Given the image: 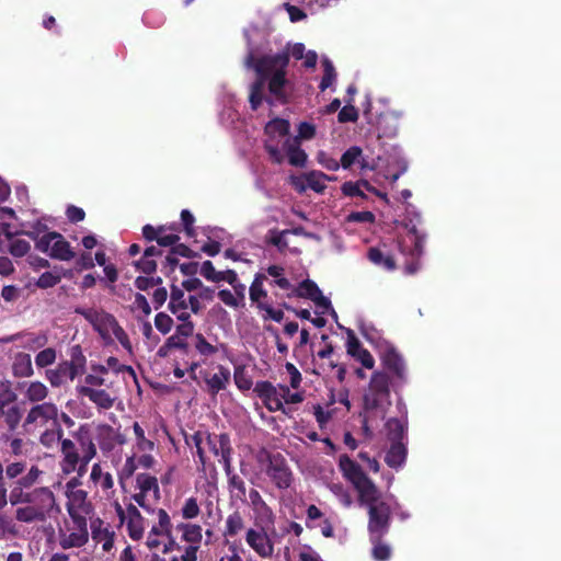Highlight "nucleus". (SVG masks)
I'll use <instances>...</instances> for the list:
<instances>
[{"label": "nucleus", "instance_id": "nucleus-38", "mask_svg": "<svg viewBox=\"0 0 561 561\" xmlns=\"http://www.w3.org/2000/svg\"><path fill=\"white\" fill-rule=\"evenodd\" d=\"M266 274L272 276L270 280L271 286H278L283 290H293V285L285 276V268L283 265L272 264L266 268Z\"/></svg>", "mask_w": 561, "mask_h": 561}, {"label": "nucleus", "instance_id": "nucleus-36", "mask_svg": "<svg viewBox=\"0 0 561 561\" xmlns=\"http://www.w3.org/2000/svg\"><path fill=\"white\" fill-rule=\"evenodd\" d=\"M385 536L369 537L371 543L370 554L376 561H388L392 557V548L383 541Z\"/></svg>", "mask_w": 561, "mask_h": 561}, {"label": "nucleus", "instance_id": "nucleus-45", "mask_svg": "<svg viewBox=\"0 0 561 561\" xmlns=\"http://www.w3.org/2000/svg\"><path fill=\"white\" fill-rule=\"evenodd\" d=\"M242 529H244V519L239 511H234L227 517L224 535L225 537H234Z\"/></svg>", "mask_w": 561, "mask_h": 561}, {"label": "nucleus", "instance_id": "nucleus-20", "mask_svg": "<svg viewBox=\"0 0 561 561\" xmlns=\"http://www.w3.org/2000/svg\"><path fill=\"white\" fill-rule=\"evenodd\" d=\"M245 540L254 551L262 558L271 557L273 553V546L264 531L249 529L247 531Z\"/></svg>", "mask_w": 561, "mask_h": 561}, {"label": "nucleus", "instance_id": "nucleus-56", "mask_svg": "<svg viewBox=\"0 0 561 561\" xmlns=\"http://www.w3.org/2000/svg\"><path fill=\"white\" fill-rule=\"evenodd\" d=\"M362 154H363V150L360 147L352 146V147L347 148V150L345 152H343L340 165L343 169H350L351 165H353L356 162V160H358L359 157H362Z\"/></svg>", "mask_w": 561, "mask_h": 561}, {"label": "nucleus", "instance_id": "nucleus-1", "mask_svg": "<svg viewBox=\"0 0 561 561\" xmlns=\"http://www.w3.org/2000/svg\"><path fill=\"white\" fill-rule=\"evenodd\" d=\"M392 380L389 373L375 370L363 396V408L366 413H374L383 419L391 405Z\"/></svg>", "mask_w": 561, "mask_h": 561}, {"label": "nucleus", "instance_id": "nucleus-54", "mask_svg": "<svg viewBox=\"0 0 561 561\" xmlns=\"http://www.w3.org/2000/svg\"><path fill=\"white\" fill-rule=\"evenodd\" d=\"M54 430H46L41 436L42 445L46 447H51L54 443L62 440L64 431L59 423L55 425Z\"/></svg>", "mask_w": 561, "mask_h": 561}, {"label": "nucleus", "instance_id": "nucleus-61", "mask_svg": "<svg viewBox=\"0 0 561 561\" xmlns=\"http://www.w3.org/2000/svg\"><path fill=\"white\" fill-rule=\"evenodd\" d=\"M112 334L116 337L117 341H119L123 348H125L128 352H133V345L129 335L126 332V330L123 329L122 324H119L117 319L114 324Z\"/></svg>", "mask_w": 561, "mask_h": 561}, {"label": "nucleus", "instance_id": "nucleus-55", "mask_svg": "<svg viewBox=\"0 0 561 561\" xmlns=\"http://www.w3.org/2000/svg\"><path fill=\"white\" fill-rule=\"evenodd\" d=\"M226 439L227 442H231L230 436L227 433L222 434H206V442L209 446V449L211 453H214L215 456L221 458V451H220V445L222 439Z\"/></svg>", "mask_w": 561, "mask_h": 561}, {"label": "nucleus", "instance_id": "nucleus-40", "mask_svg": "<svg viewBox=\"0 0 561 561\" xmlns=\"http://www.w3.org/2000/svg\"><path fill=\"white\" fill-rule=\"evenodd\" d=\"M253 391L257 394L259 398H261L262 402L267 409V404H271L272 399H274L277 394L278 388L275 387L271 381L262 380L255 382Z\"/></svg>", "mask_w": 561, "mask_h": 561}, {"label": "nucleus", "instance_id": "nucleus-3", "mask_svg": "<svg viewBox=\"0 0 561 561\" xmlns=\"http://www.w3.org/2000/svg\"><path fill=\"white\" fill-rule=\"evenodd\" d=\"M87 358L80 345L70 348V359L60 362L55 369L45 371V376L53 387H60L67 381L84 374Z\"/></svg>", "mask_w": 561, "mask_h": 561}, {"label": "nucleus", "instance_id": "nucleus-22", "mask_svg": "<svg viewBox=\"0 0 561 561\" xmlns=\"http://www.w3.org/2000/svg\"><path fill=\"white\" fill-rule=\"evenodd\" d=\"M80 397H88L89 400L100 409H111L114 405V398L105 390H96V388L88 386H79L76 388Z\"/></svg>", "mask_w": 561, "mask_h": 561}, {"label": "nucleus", "instance_id": "nucleus-48", "mask_svg": "<svg viewBox=\"0 0 561 561\" xmlns=\"http://www.w3.org/2000/svg\"><path fill=\"white\" fill-rule=\"evenodd\" d=\"M15 519L25 523L33 522H44L42 517V511L32 507V505L26 504L24 507H20L15 511Z\"/></svg>", "mask_w": 561, "mask_h": 561}, {"label": "nucleus", "instance_id": "nucleus-60", "mask_svg": "<svg viewBox=\"0 0 561 561\" xmlns=\"http://www.w3.org/2000/svg\"><path fill=\"white\" fill-rule=\"evenodd\" d=\"M199 512L198 502L195 497L186 499L181 508V514L184 519H194V517L198 516Z\"/></svg>", "mask_w": 561, "mask_h": 561}, {"label": "nucleus", "instance_id": "nucleus-50", "mask_svg": "<svg viewBox=\"0 0 561 561\" xmlns=\"http://www.w3.org/2000/svg\"><path fill=\"white\" fill-rule=\"evenodd\" d=\"M322 67H323V77L321 78L319 88L321 91H325V89L330 88V85L333 84L335 81L337 73L335 71L334 65L330 59L324 58L322 60Z\"/></svg>", "mask_w": 561, "mask_h": 561}, {"label": "nucleus", "instance_id": "nucleus-17", "mask_svg": "<svg viewBox=\"0 0 561 561\" xmlns=\"http://www.w3.org/2000/svg\"><path fill=\"white\" fill-rule=\"evenodd\" d=\"M61 469L66 473H71L75 471L79 472V467L82 466V457L79 453L76 442L62 438L61 436Z\"/></svg>", "mask_w": 561, "mask_h": 561}, {"label": "nucleus", "instance_id": "nucleus-5", "mask_svg": "<svg viewBox=\"0 0 561 561\" xmlns=\"http://www.w3.org/2000/svg\"><path fill=\"white\" fill-rule=\"evenodd\" d=\"M289 64V49L285 48L275 55L256 57L253 51L245 56V66L253 68L257 77L270 79L277 71H284Z\"/></svg>", "mask_w": 561, "mask_h": 561}, {"label": "nucleus", "instance_id": "nucleus-26", "mask_svg": "<svg viewBox=\"0 0 561 561\" xmlns=\"http://www.w3.org/2000/svg\"><path fill=\"white\" fill-rule=\"evenodd\" d=\"M231 378V373L226 366L219 365L218 373L206 377L205 382L210 394H216L226 389Z\"/></svg>", "mask_w": 561, "mask_h": 561}, {"label": "nucleus", "instance_id": "nucleus-31", "mask_svg": "<svg viewBox=\"0 0 561 561\" xmlns=\"http://www.w3.org/2000/svg\"><path fill=\"white\" fill-rule=\"evenodd\" d=\"M287 70L277 71L268 79V91L280 102H287L288 98L285 93V87L288 83L286 78Z\"/></svg>", "mask_w": 561, "mask_h": 561}, {"label": "nucleus", "instance_id": "nucleus-44", "mask_svg": "<svg viewBox=\"0 0 561 561\" xmlns=\"http://www.w3.org/2000/svg\"><path fill=\"white\" fill-rule=\"evenodd\" d=\"M221 458H219V462L224 466V471L227 476V482L229 481L231 474L236 471L232 468V444L231 442H227V439H222L220 445Z\"/></svg>", "mask_w": 561, "mask_h": 561}, {"label": "nucleus", "instance_id": "nucleus-46", "mask_svg": "<svg viewBox=\"0 0 561 561\" xmlns=\"http://www.w3.org/2000/svg\"><path fill=\"white\" fill-rule=\"evenodd\" d=\"M158 523L153 525L151 528V534H156V536H164V534H170V529H173L172 520L169 516V513L164 508H159L157 511Z\"/></svg>", "mask_w": 561, "mask_h": 561}, {"label": "nucleus", "instance_id": "nucleus-30", "mask_svg": "<svg viewBox=\"0 0 561 561\" xmlns=\"http://www.w3.org/2000/svg\"><path fill=\"white\" fill-rule=\"evenodd\" d=\"M407 445L403 442H396L390 445L385 456V461L388 467L398 469L407 461Z\"/></svg>", "mask_w": 561, "mask_h": 561}, {"label": "nucleus", "instance_id": "nucleus-18", "mask_svg": "<svg viewBox=\"0 0 561 561\" xmlns=\"http://www.w3.org/2000/svg\"><path fill=\"white\" fill-rule=\"evenodd\" d=\"M42 473L43 471L39 470L37 466H33L30 468L27 473L16 479L11 485V492L9 495L10 504L19 505V503L15 502V495H19V492H30V490H33Z\"/></svg>", "mask_w": 561, "mask_h": 561}, {"label": "nucleus", "instance_id": "nucleus-7", "mask_svg": "<svg viewBox=\"0 0 561 561\" xmlns=\"http://www.w3.org/2000/svg\"><path fill=\"white\" fill-rule=\"evenodd\" d=\"M36 249L55 260L69 261L76 257V252L72 251L69 242L62 233L57 231L44 233L37 241Z\"/></svg>", "mask_w": 561, "mask_h": 561}, {"label": "nucleus", "instance_id": "nucleus-64", "mask_svg": "<svg viewBox=\"0 0 561 561\" xmlns=\"http://www.w3.org/2000/svg\"><path fill=\"white\" fill-rule=\"evenodd\" d=\"M56 359V351L54 348H45L38 352L35 357V364L38 367L53 365Z\"/></svg>", "mask_w": 561, "mask_h": 561}, {"label": "nucleus", "instance_id": "nucleus-13", "mask_svg": "<svg viewBox=\"0 0 561 561\" xmlns=\"http://www.w3.org/2000/svg\"><path fill=\"white\" fill-rule=\"evenodd\" d=\"M73 437L79 444V448L81 450L80 455L82 457V466L79 467V474H82L87 471L91 459L98 455V449L88 424L80 425L73 434Z\"/></svg>", "mask_w": 561, "mask_h": 561}, {"label": "nucleus", "instance_id": "nucleus-28", "mask_svg": "<svg viewBox=\"0 0 561 561\" xmlns=\"http://www.w3.org/2000/svg\"><path fill=\"white\" fill-rule=\"evenodd\" d=\"M208 431H196L193 434H184V442L186 445L191 448L195 447L196 455L198 457V461L202 466V471H206L207 466V456L206 451L204 450L203 443L204 439H206V434Z\"/></svg>", "mask_w": 561, "mask_h": 561}, {"label": "nucleus", "instance_id": "nucleus-21", "mask_svg": "<svg viewBox=\"0 0 561 561\" xmlns=\"http://www.w3.org/2000/svg\"><path fill=\"white\" fill-rule=\"evenodd\" d=\"M194 323H179L175 327V332L172 335H169L170 342L172 344V350H180L183 354H188L190 352V343L187 339L194 335Z\"/></svg>", "mask_w": 561, "mask_h": 561}, {"label": "nucleus", "instance_id": "nucleus-6", "mask_svg": "<svg viewBox=\"0 0 561 561\" xmlns=\"http://www.w3.org/2000/svg\"><path fill=\"white\" fill-rule=\"evenodd\" d=\"M339 468L343 477L354 484L359 501L363 496L371 499V495L376 492V484L368 478L358 462L352 460L347 455H342L339 458Z\"/></svg>", "mask_w": 561, "mask_h": 561}, {"label": "nucleus", "instance_id": "nucleus-37", "mask_svg": "<svg viewBox=\"0 0 561 561\" xmlns=\"http://www.w3.org/2000/svg\"><path fill=\"white\" fill-rule=\"evenodd\" d=\"M137 485L142 493L152 492L156 500L161 499V491L157 477L150 476V473H138L136 478Z\"/></svg>", "mask_w": 561, "mask_h": 561}, {"label": "nucleus", "instance_id": "nucleus-41", "mask_svg": "<svg viewBox=\"0 0 561 561\" xmlns=\"http://www.w3.org/2000/svg\"><path fill=\"white\" fill-rule=\"evenodd\" d=\"M188 305L185 299L184 290L176 285L171 286L170 299L168 302V309L172 313H178L181 309H187Z\"/></svg>", "mask_w": 561, "mask_h": 561}, {"label": "nucleus", "instance_id": "nucleus-25", "mask_svg": "<svg viewBox=\"0 0 561 561\" xmlns=\"http://www.w3.org/2000/svg\"><path fill=\"white\" fill-rule=\"evenodd\" d=\"M19 388L24 390L25 399L34 404L43 402L49 394L47 386L42 381L20 382Z\"/></svg>", "mask_w": 561, "mask_h": 561}, {"label": "nucleus", "instance_id": "nucleus-23", "mask_svg": "<svg viewBox=\"0 0 561 561\" xmlns=\"http://www.w3.org/2000/svg\"><path fill=\"white\" fill-rule=\"evenodd\" d=\"M283 149L287 152L288 162L297 168H304L308 156L300 147L299 137H287L283 144Z\"/></svg>", "mask_w": 561, "mask_h": 561}, {"label": "nucleus", "instance_id": "nucleus-9", "mask_svg": "<svg viewBox=\"0 0 561 561\" xmlns=\"http://www.w3.org/2000/svg\"><path fill=\"white\" fill-rule=\"evenodd\" d=\"M266 474L278 489H288L294 480L291 468L282 454L267 455Z\"/></svg>", "mask_w": 561, "mask_h": 561}, {"label": "nucleus", "instance_id": "nucleus-29", "mask_svg": "<svg viewBox=\"0 0 561 561\" xmlns=\"http://www.w3.org/2000/svg\"><path fill=\"white\" fill-rule=\"evenodd\" d=\"M175 529L181 531V540L188 543V546H197L201 547V542L203 540V528L201 525L196 524H185V522H181L175 526Z\"/></svg>", "mask_w": 561, "mask_h": 561}, {"label": "nucleus", "instance_id": "nucleus-33", "mask_svg": "<svg viewBox=\"0 0 561 561\" xmlns=\"http://www.w3.org/2000/svg\"><path fill=\"white\" fill-rule=\"evenodd\" d=\"M227 489L231 500L239 501L240 503H248L245 482L239 473L234 472L227 482Z\"/></svg>", "mask_w": 561, "mask_h": 561}, {"label": "nucleus", "instance_id": "nucleus-12", "mask_svg": "<svg viewBox=\"0 0 561 561\" xmlns=\"http://www.w3.org/2000/svg\"><path fill=\"white\" fill-rule=\"evenodd\" d=\"M59 412L56 403L41 402L33 404L24 419V426L27 425H46L47 422H53L58 425Z\"/></svg>", "mask_w": 561, "mask_h": 561}, {"label": "nucleus", "instance_id": "nucleus-42", "mask_svg": "<svg viewBox=\"0 0 561 561\" xmlns=\"http://www.w3.org/2000/svg\"><path fill=\"white\" fill-rule=\"evenodd\" d=\"M319 286L312 279H304L299 283L297 287H293L291 293L288 295L289 297H300V298H309L313 301L317 296Z\"/></svg>", "mask_w": 561, "mask_h": 561}, {"label": "nucleus", "instance_id": "nucleus-52", "mask_svg": "<svg viewBox=\"0 0 561 561\" xmlns=\"http://www.w3.org/2000/svg\"><path fill=\"white\" fill-rule=\"evenodd\" d=\"M133 428L137 439L138 449L141 451H152L154 448V442L146 438L145 431L137 421H135Z\"/></svg>", "mask_w": 561, "mask_h": 561}, {"label": "nucleus", "instance_id": "nucleus-32", "mask_svg": "<svg viewBox=\"0 0 561 561\" xmlns=\"http://www.w3.org/2000/svg\"><path fill=\"white\" fill-rule=\"evenodd\" d=\"M368 260L387 271H393L397 268V263L393 254L385 253L380 248H369L367 251Z\"/></svg>", "mask_w": 561, "mask_h": 561}, {"label": "nucleus", "instance_id": "nucleus-10", "mask_svg": "<svg viewBox=\"0 0 561 561\" xmlns=\"http://www.w3.org/2000/svg\"><path fill=\"white\" fill-rule=\"evenodd\" d=\"M15 503L28 504L33 508L39 510L42 518L46 520V516L55 503L54 492L46 486L34 488L30 492H19V495H15Z\"/></svg>", "mask_w": 561, "mask_h": 561}, {"label": "nucleus", "instance_id": "nucleus-11", "mask_svg": "<svg viewBox=\"0 0 561 561\" xmlns=\"http://www.w3.org/2000/svg\"><path fill=\"white\" fill-rule=\"evenodd\" d=\"M383 371L391 373L392 387L402 386L407 382V364L398 350L389 347L380 356Z\"/></svg>", "mask_w": 561, "mask_h": 561}, {"label": "nucleus", "instance_id": "nucleus-59", "mask_svg": "<svg viewBox=\"0 0 561 561\" xmlns=\"http://www.w3.org/2000/svg\"><path fill=\"white\" fill-rule=\"evenodd\" d=\"M31 244L25 239H13L9 245V252L13 257H24L30 253Z\"/></svg>", "mask_w": 561, "mask_h": 561}, {"label": "nucleus", "instance_id": "nucleus-14", "mask_svg": "<svg viewBox=\"0 0 561 561\" xmlns=\"http://www.w3.org/2000/svg\"><path fill=\"white\" fill-rule=\"evenodd\" d=\"M96 442L102 451L110 453L117 445H125L127 439L126 435L113 428L112 425L99 424L96 425Z\"/></svg>", "mask_w": 561, "mask_h": 561}, {"label": "nucleus", "instance_id": "nucleus-16", "mask_svg": "<svg viewBox=\"0 0 561 561\" xmlns=\"http://www.w3.org/2000/svg\"><path fill=\"white\" fill-rule=\"evenodd\" d=\"M249 504L255 515L256 522L262 525H272L275 514L256 489H250L248 493Z\"/></svg>", "mask_w": 561, "mask_h": 561}, {"label": "nucleus", "instance_id": "nucleus-51", "mask_svg": "<svg viewBox=\"0 0 561 561\" xmlns=\"http://www.w3.org/2000/svg\"><path fill=\"white\" fill-rule=\"evenodd\" d=\"M346 104L339 111L337 121L341 123L356 122L359 119V111L352 104V98H347Z\"/></svg>", "mask_w": 561, "mask_h": 561}, {"label": "nucleus", "instance_id": "nucleus-57", "mask_svg": "<svg viewBox=\"0 0 561 561\" xmlns=\"http://www.w3.org/2000/svg\"><path fill=\"white\" fill-rule=\"evenodd\" d=\"M236 385L241 391H249L253 387V380L245 373L243 366H237L233 373Z\"/></svg>", "mask_w": 561, "mask_h": 561}, {"label": "nucleus", "instance_id": "nucleus-43", "mask_svg": "<svg viewBox=\"0 0 561 561\" xmlns=\"http://www.w3.org/2000/svg\"><path fill=\"white\" fill-rule=\"evenodd\" d=\"M304 179L306 180L307 186L316 192H324L327 188L325 181L334 180V178H330V175L318 171L304 174Z\"/></svg>", "mask_w": 561, "mask_h": 561}, {"label": "nucleus", "instance_id": "nucleus-63", "mask_svg": "<svg viewBox=\"0 0 561 561\" xmlns=\"http://www.w3.org/2000/svg\"><path fill=\"white\" fill-rule=\"evenodd\" d=\"M61 275L50 273V271H45V273L41 274L36 286L41 288H49L58 285V283L61 280Z\"/></svg>", "mask_w": 561, "mask_h": 561}, {"label": "nucleus", "instance_id": "nucleus-49", "mask_svg": "<svg viewBox=\"0 0 561 561\" xmlns=\"http://www.w3.org/2000/svg\"><path fill=\"white\" fill-rule=\"evenodd\" d=\"M194 339V348L202 356H211L215 355L218 351L217 346L207 342L205 335L203 333H193Z\"/></svg>", "mask_w": 561, "mask_h": 561}, {"label": "nucleus", "instance_id": "nucleus-34", "mask_svg": "<svg viewBox=\"0 0 561 561\" xmlns=\"http://www.w3.org/2000/svg\"><path fill=\"white\" fill-rule=\"evenodd\" d=\"M12 373L15 377H30L34 374L32 358L30 354L19 353L12 363Z\"/></svg>", "mask_w": 561, "mask_h": 561}, {"label": "nucleus", "instance_id": "nucleus-19", "mask_svg": "<svg viewBox=\"0 0 561 561\" xmlns=\"http://www.w3.org/2000/svg\"><path fill=\"white\" fill-rule=\"evenodd\" d=\"M411 242L413 243L410 255L412 261L405 265V271L408 274H414V272L420 268V257L424 253V245L426 242V233L419 231L417 227L412 226L410 228Z\"/></svg>", "mask_w": 561, "mask_h": 561}, {"label": "nucleus", "instance_id": "nucleus-24", "mask_svg": "<svg viewBox=\"0 0 561 561\" xmlns=\"http://www.w3.org/2000/svg\"><path fill=\"white\" fill-rule=\"evenodd\" d=\"M126 513L128 515L127 530L128 535L133 540H140L144 537V517L140 514L139 508L135 504L126 506Z\"/></svg>", "mask_w": 561, "mask_h": 561}, {"label": "nucleus", "instance_id": "nucleus-39", "mask_svg": "<svg viewBox=\"0 0 561 561\" xmlns=\"http://www.w3.org/2000/svg\"><path fill=\"white\" fill-rule=\"evenodd\" d=\"M388 440L391 443L403 442L407 435V425L400 419H388L385 425Z\"/></svg>", "mask_w": 561, "mask_h": 561}, {"label": "nucleus", "instance_id": "nucleus-35", "mask_svg": "<svg viewBox=\"0 0 561 561\" xmlns=\"http://www.w3.org/2000/svg\"><path fill=\"white\" fill-rule=\"evenodd\" d=\"M362 188L377 194V188L370 185L367 180H358L357 182H345L342 184V194L346 196H358L366 199L367 195L363 193Z\"/></svg>", "mask_w": 561, "mask_h": 561}, {"label": "nucleus", "instance_id": "nucleus-8", "mask_svg": "<svg viewBox=\"0 0 561 561\" xmlns=\"http://www.w3.org/2000/svg\"><path fill=\"white\" fill-rule=\"evenodd\" d=\"M289 130L290 124L288 119L274 118L265 125V135H267L268 138L265 140L264 147L272 162L283 163L284 156L275 138L276 136L288 138Z\"/></svg>", "mask_w": 561, "mask_h": 561}, {"label": "nucleus", "instance_id": "nucleus-2", "mask_svg": "<svg viewBox=\"0 0 561 561\" xmlns=\"http://www.w3.org/2000/svg\"><path fill=\"white\" fill-rule=\"evenodd\" d=\"M371 499L363 497L360 504L366 505L368 522L367 531L369 537L386 536L391 526L392 510L389 503L380 499V492L375 486Z\"/></svg>", "mask_w": 561, "mask_h": 561}, {"label": "nucleus", "instance_id": "nucleus-27", "mask_svg": "<svg viewBox=\"0 0 561 561\" xmlns=\"http://www.w3.org/2000/svg\"><path fill=\"white\" fill-rule=\"evenodd\" d=\"M115 322L116 318L113 316V313L103 310L99 312L95 331L98 332V334L101 336L105 344H112L113 342L112 332Z\"/></svg>", "mask_w": 561, "mask_h": 561}, {"label": "nucleus", "instance_id": "nucleus-53", "mask_svg": "<svg viewBox=\"0 0 561 561\" xmlns=\"http://www.w3.org/2000/svg\"><path fill=\"white\" fill-rule=\"evenodd\" d=\"M134 266L136 270L141 271L142 274L152 275L154 272H157L158 264L157 260L147 256L145 249L142 256L139 260L134 261Z\"/></svg>", "mask_w": 561, "mask_h": 561}, {"label": "nucleus", "instance_id": "nucleus-47", "mask_svg": "<svg viewBox=\"0 0 561 561\" xmlns=\"http://www.w3.org/2000/svg\"><path fill=\"white\" fill-rule=\"evenodd\" d=\"M0 415L3 416L8 428L11 431L16 430L22 419L21 410L19 407H16V404H12L11 407L8 404L1 410Z\"/></svg>", "mask_w": 561, "mask_h": 561}, {"label": "nucleus", "instance_id": "nucleus-15", "mask_svg": "<svg viewBox=\"0 0 561 561\" xmlns=\"http://www.w3.org/2000/svg\"><path fill=\"white\" fill-rule=\"evenodd\" d=\"M69 514L72 519H75L79 530L71 531L67 536L60 537V547L64 549L72 548V547H83L85 542L89 541V531L87 530V520L83 516H80L69 510Z\"/></svg>", "mask_w": 561, "mask_h": 561}, {"label": "nucleus", "instance_id": "nucleus-58", "mask_svg": "<svg viewBox=\"0 0 561 561\" xmlns=\"http://www.w3.org/2000/svg\"><path fill=\"white\" fill-rule=\"evenodd\" d=\"M156 329L162 334H169L173 329V319L167 312H158L154 317Z\"/></svg>", "mask_w": 561, "mask_h": 561}, {"label": "nucleus", "instance_id": "nucleus-62", "mask_svg": "<svg viewBox=\"0 0 561 561\" xmlns=\"http://www.w3.org/2000/svg\"><path fill=\"white\" fill-rule=\"evenodd\" d=\"M201 274L207 279L211 282H221L222 280V274H220V271H216L215 265L210 260H206L202 264Z\"/></svg>", "mask_w": 561, "mask_h": 561}, {"label": "nucleus", "instance_id": "nucleus-4", "mask_svg": "<svg viewBox=\"0 0 561 561\" xmlns=\"http://www.w3.org/2000/svg\"><path fill=\"white\" fill-rule=\"evenodd\" d=\"M289 64V49L285 48L275 55L256 57L253 51L245 56V66L253 68L257 77L270 79L277 71H284Z\"/></svg>", "mask_w": 561, "mask_h": 561}]
</instances>
